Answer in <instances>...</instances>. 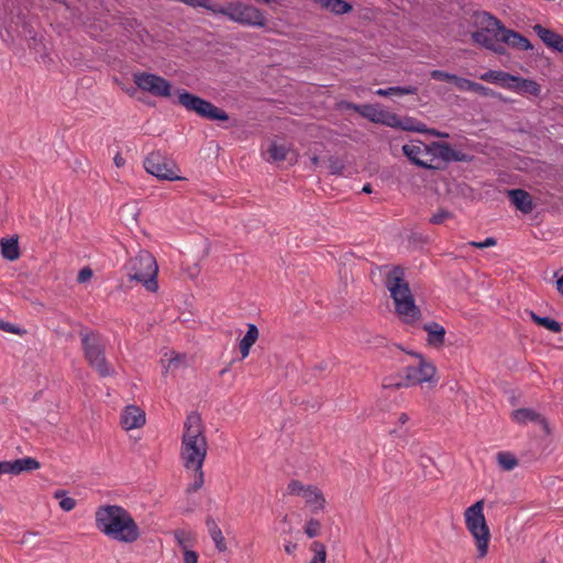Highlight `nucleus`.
<instances>
[{
    "label": "nucleus",
    "mask_w": 563,
    "mask_h": 563,
    "mask_svg": "<svg viewBox=\"0 0 563 563\" xmlns=\"http://www.w3.org/2000/svg\"><path fill=\"white\" fill-rule=\"evenodd\" d=\"M476 23L481 25V29L473 32V41L497 54H504L505 47L501 44L504 25L500 21L487 12H482L476 14Z\"/></svg>",
    "instance_id": "6"
},
{
    "label": "nucleus",
    "mask_w": 563,
    "mask_h": 563,
    "mask_svg": "<svg viewBox=\"0 0 563 563\" xmlns=\"http://www.w3.org/2000/svg\"><path fill=\"white\" fill-rule=\"evenodd\" d=\"M454 218V214L452 212H450L449 210L446 209H439L437 211V213H434L429 222L432 223V224H442L444 223L446 220H451Z\"/></svg>",
    "instance_id": "38"
},
{
    "label": "nucleus",
    "mask_w": 563,
    "mask_h": 563,
    "mask_svg": "<svg viewBox=\"0 0 563 563\" xmlns=\"http://www.w3.org/2000/svg\"><path fill=\"white\" fill-rule=\"evenodd\" d=\"M497 461H498L499 466L505 471H511L518 464V461L516 460V457L514 455H511L510 453H505V452L498 453Z\"/></svg>",
    "instance_id": "36"
},
{
    "label": "nucleus",
    "mask_w": 563,
    "mask_h": 563,
    "mask_svg": "<svg viewBox=\"0 0 563 563\" xmlns=\"http://www.w3.org/2000/svg\"><path fill=\"white\" fill-rule=\"evenodd\" d=\"M181 2L192 7V8H205L212 13H214V9L218 8L219 4L213 3L211 0H180Z\"/></svg>",
    "instance_id": "39"
},
{
    "label": "nucleus",
    "mask_w": 563,
    "mask_h": 563,
    "mask_svg": "<svg viewBox=\"0 0 563 563\" xmlns=\"http://www.w3.org/2000/svg\"><path fill=\"white\" fill-rule=\"evenodd\" d=\"M398 126L401 128L402 130H405V126H415V120L410 118L405 119V121L400 120ZM395 128H397V125Z\"/></svg>",
    "instance_id": "53"
},
{
    "label": "nucleus",
    "mask_w": 563,
    "mask_h": 563,
    "mask_svg": "<svg viewBox=\"0 0 563 563\" xmlns=\"http://www.w3.org/2000/svg\"><path fill=\"white\" fill-rule=\"evenodd\" d=\"M452 82L461 91H471L473 81L463 77L454 75Z\"/></svg>",
    "instance_id": "41"
},
{
    "label": "nucleus",
    "mask_w": 563,
    "mask_h": 563,
    "mask_svg": "<svg viewBox=\"0 0 563 563\" xmlns=\"http://www.w3.org/2000/svg\"><path fill=\"white\" fill-rule=\"evenodd\" d=\"M556 289L563 296V276L558 279Z\"/></svg>",
    "instance_id": "57"
},
{
    "label": "nucleus",
    "mask_w": 563,
    "mask_h": 563,
    "mask_svg": "<svg viewBox=\"0 0 563 563\" xmlns=\"http://www.w3.org/2000/svg\"><path fill=\"white\" fill-rule=\"evenodd\" d=\"M9 474L8 461H0V475Z\"/></svg>",
    "instance_id": "55"
},
{
    "label": "nucleus",
    "mask_w": 563,
    "mask_h": 563,
    "mask_svg": "<svg viewBox=\"0 0 563 563\" xmlns=\"http://www.w3.org/2000/svg\"><path fill=\"white\" fill-rule=\"evenodd\" d=\"M319 532H320V522L316 519H310L305 527V533L309 538H314L319 534Z\"/></svg>",
    "instance_id": "43"
},
{
    "label": "nucleus",
    "mask_w": 563,
    "mask_h": 563,
    "mask_svg": "<svg viewBox=\"0 0 563 563\" xmlns=\"http://www.w3.org/2000/svg\"><path fill=\"white\" fill-rule=\"evenodd\" d=\"M427 145L423 143L420 144H405L402 146L404 154L408 157L410 162H412L415 165L419 167H423L427 169H433L435 168L433 165L427 163L426 161L421 159V156L424 154H430L428 152Z\"/></svg>",
    "instance_id": "18"
},
{
    "label": "nucleus",
    "mask_w": 563,
    "mask_h": 563,
    "mask_svg": "<svg viewBox=\"0 0 563 563\" xmlns=\"http://www.w3.org/2000/svg\"><path fill=\"white\" fill-rule=\"evenodd\" d=\"M508 198L511 203L522 213H531L534 209V203L531 195L523 189L508 190Z\"/></svg>",
    "instance_id": "19"
},
{
    "label": "nucleus",
    "mask_w": 563,
    "mask_h": 563,
    "mask_svg": "<svg viewBox=\"0 0 563 563\" xmlns=\"http://www.w3.org/2000/svg\"><path fill=\"white\" fill-rule=\"evenodd\" d=\"M260 335L258 329L255 324L250 323L247 324V331L243 339L240 341V353L242 358H245L249 356L251 347L255 344Z\"/></svg>",
    "instance_id": "26"
},
{
    "label": "nucleus",
    "mask_w": 563,
    "mask_h": 563,
    "mask_svg": "<svg viewBox=\"0 0 563 563\" xmlns=\"http://www.w3.org/2000/svg\"><path fill=\"white\" fill-rule=\"evenodd\" d=\"M95 521L101 533L121 543H133L141 536L131 514L118 505L99 506L95 512Z\"/></svg>",
    "instance_id": "1"
},
{
    "label": "nucleus",
    "mask_w": 563,
    "mask_h": 563,
    "mask_svg": "<svg viewBox=\"0 0 563 563\" xmlns=\"http://www.w3.org/2000/svg\"><path fill=\"white\" fill-rule=\"evenodd\" d=\"M9 474L19 475L23 472H32L41 467L40 462L31 456L8 461Z\"/></svg>",
    "instance_id": "24"
},
{
    "label": "nucleus",
    "mask_w": 563,
    "mask_h": 563,
    "mask_svg": "<svg viewBox=\"0 0 563 563\" xmlns=\"http://www.w3.org/2000/svg\"><path fill=\"white\" fill-rule=\"evenodd\" d=\"M363 115L372 122L382 123L387 126H396L400 123V119L397 114L388 112L378 106H366Z\"/></svg>",
    "instance_id": "14"
},
{
    "label": "nucleus",
    "mask_w": 563,
    "mask_h": 563,
    "mask_svg": "<svg viewBox=\"0 0 563 563\" xmlns=\"http://www.w3.org/2000/svg\"><path fill=\"white\" fill-rule=\"evenodd\" d=\"M178 103L183 106L187 111L195 112L200 118L210 121H228V113L216 107L208 100H205L196 95H192L186 90L178 91Z\"/></svg>",
    "instance_id": "9"
},
{
    "label": "nucleus",
    "mask_w": 563,
    "mask_h": 563,
    "mask_svg": "<svg viewBox=\"0 0 563 563\" xmlns=\"http://www.w3.org/2000/svg\"><path fill=\"white\" fill-rule=\"evenodd\" d=\"M507 89L523 96L539 97L541 93V86L537 81L519 76H512Z\"/></svg>",
    "instance_id": "16"
},
{
    "label": "nucleus",
    "mask_w": 563,
    "mask_h": 563,
    "mask_svg": "<svg viewBox=\"0 0 563 563\" xmlns=\"http://www.w3.org/2000/svg\"><path fill=\"white\" fill-rule=\"evenodd\" d=\"M422 329L427 332V342L433 347H441L444 344L445 329L438 322L423 324Z\"/></svg>",
    "instance_id": "22"
},
{
    "label": "nucleus",
    "mask_w": 563,
    "mask_h": 563,
    "mask_svg": "<svg viewBox=\"0 0 563 563\" xmlns=\"http://www.w3.org/2000/svg\"><path fill=\"white\" fill-rule=\"evenodd\" d=\"M307 486H305L301 482L292 479L289 482L287 486V492L289 495H302L305 494V489Z\"/></svg>",
    "instance_id": "42"
},
{
    "label": "nucleus",
    "mask_w": 563,
    "mask_h": 563,
    "mask_svg": "<svg viewBox=\"0 0 563 563\" xmlns=\"http://www.w3.org/2000/svg\"><path fill=\"white\" fill-rule=\"evenodd\" d=\"M430 76H431L432 79L440 80V81H452L453 77H454L453 74H449V73L443 71V70H432L430 73Z\"/></svg>",
    "instance_id": "46"
},
{
    "label": "nucleus",
    "mask_w": 563,
    "mask_h": 563,
    "mask_svg": "<svg viewBox=\"0 0 563 563\" xmlns=\"http://www.w3.org/2000/svg\"><path fill=\"white\" fill-rule=\"evenodd\" d=\"M92 276V271L91 268L89 267H84L79 271L78 273V276H77V280L78 283H85L87 282L88 279H90Z\"/></svg>",
    "instance_id": "48"
},
{
    "label": "nucleus",
    "mask_w": 563,
    "mask_h": 563,
    "mask_svg": "<svg viewBox=\"0 0 563 563\" xmlns=\"http://www.w3.org/2000/svg\"><path fill=\"white\" fill-rule=\"evenodd\" d=\"M54 498L59 500V507L64 511H71L76 507V500L71 497L66 496L64 489H58L54 493Z\"/></svg>",
    "instance_id": "33"
},
{
    "label": "nucleus",
    "mask_w": 563,
    "mask_h": 563,
    "mask_svg": "<svg viewBox=\"0 0 563 563\" xmlns=\"http://www.w3.org/2000/svg\"><path fill=\"white\" fill-rule=\"evenodd\" d=\"M134 84L143 91L155 97H169L172 95V85L165 78L150 73L134 74Z\"/></svg>",
    "instance_id": "12"
},
{
    "label": "nucleus",
    "mask_w": 563,
    "mask_h": 563,
    "mask_svg": "<svg viewBox=\"0 0 563 563\" xmlns=\"http://www.w3.org/2000/svg\"><path fill=\"white\" fill-rule=\"evenodd\" d=\"M291 153V146L288 144H279L277 142L269 143L265 154V159L269 163H280L288 159Z\"/></svg>",
    "instance_id": "23"
},
{
    "label": "nucleus",
    "mask_w": 563,
    "mask_h": 563,
    "mask_svg": "<svg viewBox=\"0 0 563 563\" xmlns=\"http://www.w3.org/2000/svg\"><path fill=\"white\" fill-rule=\"evenodd\" d=\"M496 244H497L496 239L489 236V238L485 239L482 242L471 241L466 245H470V246H473V247H477V249H485V247L495 246Z\"/></svg>",
    "instance_id": "45"
},
{
    "label": "nucleus",
    "mask_w": 563,
    "mask_h": 563,
    "mask_svg": "<svg viewBox=\"0 0 563 563\" xmlns=\"http://www.w3.org/2000/svg\"><path fill=\"white\" fill-rule=\"evenodd\" d=\"M302 497L306 503L313 506L314 509H323L325 499L318 487L308 485Z\"/></svg>",
    "instance_id": "28"
},
{
    "label": "nucleus",
    "mask_w": 563,
    "mask_h": 563,
    "mask_svg": "<svg viewBox=\"0 0 563 563\" xmlns=\"http://www.w3.org/2000/svg\"><path fill=\"white\" fill-rule=\"evenodd\" d=\"M177 543L185 550L195 541V534L191 531L185 529H177L174 532Z\"/></svg>",
    "instance_id": "34"
},
{
    "label": "nucleus",
    "mask_w": 563,
    "mask_h": 563,
    "mask_svg": "<svg viewBox=\"0 0 563 563\" xmlns=\"http://www.w3.org/2000/svg\"><path fill=\"white\" fill-rule=\"evenodd\" d=\"M385 268H387V265L382 266V267H380V271H383V269H385Z\"/></svg>",
    "instance_id": "63"
},
{
    "label": "nucleus",
    "mask_w": 563,
    "mask_h": 563,
    "mask_svg": "<svg viewBox=\"0 0 563 563\" xmlns=\"http://www.w3.org/2000/svg\"><path fill=\"white\" fill-rule=\"evenodd\" d=\"M501 44H507L521 51L532 49V45L527 37L516 31L506 29L505 26L504 31H501Z\"/></svg>",
    "instance_id": "21"
},
{
    "label": "nucleus",
    "mask_w": 563,
    "mask_h": 563,
    "mask_svg": "<svg viewBox=\"0 0 563 563\" xmlns=\"http://www.w3.org/2000/svg\"><path fill=\"white\" fill-rule=\"evenodd\" d=\"M198 562V554L197 552L185 549L184 550V563H197Z\"/></svg>",
    "instance_id": "49"
},
{
    "label": "nucleus",
    "mask_w": 563,
    "mask_h": 563,
    "mask_svg": "<svg viewBox=\"0 0 563 563\" xmlns=\"http://www.w3.org/2000/svg\"><path fill=\"white\" fill-rule=\"evenodd\" d=\"M0 330L8 332V333L19 334V335H22L26 332L25 330L21 329L16 324L3 321L1 319H0Z\"/></svg>",
    "instance_id": "44"
},
{
    "label": "nucleus",
    "mask_w": 563,
    "mask_h": 563,
    "mask_svg": "<svg viewBox=\"0 0 563 563\" xmlns=\"http://www.w3.org/2000/svg\"><path fill=\"white\" fill-rule=\"evenodd\" d=\"M285 551L287 554H294L295 551L298 549V544L295 543V542H290V541H287L285 540Z\"/></svg>",
    "instance_id": "52"
},
{
    "label": "nucleus",
    "mask_w": 563,
    "mask_h": 563,
    "mask_svg": "<svg viewBox=\"0 0 563 563\" xmlns=\"http://www.w3.org/2000/svg\"><path fill=\"white\" fill-rule=\"evenodd\" d=\"M363 192L371 194L372 192V186L369 184L364 185Z\"/></svg>",
    "instance_id": "60"
},
{
    "label": "nucleus",
    "mask_w": 563,
    "mask_h": 563,
    "mask_svg": "<svg viewBox=\"0 0 563 563\" xmlns=\"http://www.w3.org/2000/svg\"><path fill=\"white\" fill-rule=\"evenodd\" d=\"M540 563H544V562L542 561V562H540Z\"/></svg>",
    "instance_id": "64"
},
{
    "label": "nucleus",
    "mask_w": 563,
    "mask_h": 563,
    "mask_svg": "<svg viewBox=\"0 0 563 563\" xmlns=\"http://www.w3.org/2000/svg\"><path fill=\"white\" fill-rule=\"evenodd\" d=\"M190 470L195 472V479L189 485L187 490L189 493H195V492H197L198 489H200L203 486L205 475H203L202 467H200V468H190Z\"/></svg>",
    "instance_id": "37"
},
{
    "label": "nucleus",
    "mask_w": 563,
    "mask_h": 563,
    "mask_svg": "<svg viewBox=\"0 0 563 563\" xmlns=\"http://www.w3.org/2000/svg\"><path fill=\"white\" fill-rule=\"evenodd\" d=\"M418 360L417 365L407 366L405 368V378L408 386L422 383L437 384L434 378L437 368L433 363L428 362L421 354L412 353Z\"/></svg>",
    "instance_id": "11"
},
{
    "label": "nucleus",
    "mask_w": 563,
    "mask_h": 563,
    "mask_svg": "<svg viewBox=\"0 0 563 563\" xmlns=\"http://www.w3.org/2000/svg\"><path fill=\"white\" fill-rule=\"evenodd\" d=\"M144 168L151 175L162 180H179L176 163L159 151L150 153L144 159Z\"/></svg>",
    "instance_id": "10"
},
{
    "label": "nucleus",
    "mask_w": 563,
    "mask_h": 563,
    "mask_svg": "<svg viewBox=\"0 0 563 563\" xmlns=\"http://www.w3.org/2000/svg\"><path fill=\"white\" fill-rule=\"evenodd\" d=\"M311 161H312L313 164H318L319 158L317 156H313Z\"/></svg>",
    "instance_id": "62"
},
{
    "label": "nucleus",
    "mask_w": 563,
    "mask_h": 563,
    "mask_svg": "<svg viewBox=\"0 0 563 563\" xmlns=\"http://www.w3.org/2000/svg\"><path fill=\"white\" fill-rule=\"evenodd\" d=\"M214 13L225 15L229 20L244 26L264 27L266 25V18L258 8L242 2L218 5Z\"/></svg>",
    "instance_id": "7"
},
{
    "label": "nucleus",
    "mask_w": 563,
    "mask_h": 563,
    "mask_svg": "<svg viewBox=\"0 0 563 563\" xmlns=\"http://www.w3.org/2000/svg\"><path fill=\"white\" fill-rule=\"evenodd\" d=\"M427 129L428 128L426 126L424 123L417 122V121H415V126H405L406 131H415V132H420V133H426Z\"/></svg>",
    "instance_id": "51"
},
{
    "label": "nucleus",
    "mask_w": 563,
    "mask_h": 563,
    "mask_svg": "<svg viewBox=\"0 0 563 563\" xmlns=\"http://www.w3.org/2000/svg\"><path fill=\"white\" fill-rule=\"evenodd\" d=\"M180 362H181L180 356L176 355L175 357L169 360L168 367H172V366L177 367Z\"/></svg>",
    "instance_id": "56"
},
{
    "label": "nucleus",
    "mask_w": 563,
    "mask_h": 563,
    "mask_svg": "<svg viewBox=\"0 0 563 563\" xmlns=\"http://www.w3.org/2000/svg\"><path fill=\"white\" fill-rule=\"evenodd\" d=\"M113 161H114V165L119 168L125 164V159L123 158V156L120 153H117Z\"/></svg>",
    "instance_id": "54"
},
{
    "label": "nucleus",
    "mask_w": 563,
    "mask_h": 563,
    "mask_svg": "<svg viewBox=\"0 0 563 563\" xmlns=\"http://www.w3.org/2000/svg\"><path fill=\"white\" fill-rule=\"evenodd\" d=\"M512 76L514 75L508 74L506 71H501V70H488V71L484 73L483 75H481L479 78L482 80L488 81V82H498L504 88L507 89V85H510Z\"/></svg>",
    "instance_id": "29"
},
{
    "label": "nucleus",
    "mask_w": 563,
    "mask_h": 563,
    "mask_svg": "<svg viewBox=\"0 0 563 563\" xmlns=\"http://www.w3.org/2000/svg\"><path fill=\"white\" fill-rule=\"evenodd\" d=\"M484 500H477L464 511L466 529L475 540L477 556L484 558L488 552L490 532L484 515Z\"/></svg>",
    "instance_id": "5"
},
{
    "label": "nucleus",
    "mask_w": 563,
    "mask_h": 563,
    "mask_svg": "<svg viewBox=\"0 0 563 563\" xmlns=\"http://www.w3.org/2000/svg\"><path fill=\"white\" fill-rule=\"evenodd\" d=\"M511 418L518 424H526L528 422L539 423L543 427L544 431L549 433V426L547 420L533 409L520 408L514 410L511 413Z\"/></svg>",
    "instance_id": "20"
},
{
    "label": "nucleus",
    "mask_w": 563,
    "mask_h": 563,
    "mask_svg": "<svg viewBox=\"0 0 563 563\" xmlns=\"http://www.w3.org/2000/svg\"><path fill=\"white\" fill-rule=\"evenodd\" d=\"M428 152L444 162H468L467 154L455 151L449 143L433 142L429 145Z\"/></svg>",
    "instance_id": "13"
},
{
    "label": "nucleus",
    "mask_w": 563,
    "mask_h": 563,
    "mask_svg": "<svg viewBox=\"0 0 563 563\" xmlns=\"http://www.w3.org/2000/svg\"><path fill=\"white\" fill-rule=\"evenodd\" d=\"M534 33L539 38L549 47L556 52L563 53V36L559 33L542 26L541 24L533 25Z\"/></svg>",
    "instance_id": "17"
},
{
    "label": "nucleus",
    "mask_w": 563,
    "mask_h": 563,
    "mask_svg": "<svg viewBox=\"0 0 563 563\" xmlns=\"http://www.w3.org/2000/svg\"><path fill=\"white\" fill-rule=\"evenodd\" d=\"M427 134L429 135H432V136H439L440 135V131L435 130V129H427Z\"/></svg>",
    "instance_id": "59"
},
{
    "label": "nucleus",
    "mask_w": 563,
    "mask_h": 563,
    "mask_svg": "<svg viewBox=\"0 0 563 563\" xmlns=\"http://www.w3.org/2000/svg\"><path fill=\"white\" fill-rule=\"evenodd\" d=\"M530 317L536 324L550 330L551 332L559 333L562 331L561 323L554 319H551L549 317H540L533 311H530Z\"/></svg>",
    "instance_id": "32"
},
{
    "label": "nucleus",
    "mask_w": 563,
    "mask_h": 563,
    "mask_svg": "<svg viewBox=\"0 0 563 563\" xmlns=\"http://www.w3.org/2000/svg\"><path fill=\"white\" fill-rule=\"evenodd\" d=\"M328 168L333 175H342L345 168V165L342 159L338 157H330Z\"/></svg>",
    "instance_id": "40"
},
{
    "label": "nucleus",
    "mask_w": 563,
    "mask_h": 563,
    "mask_svg": "<svg viewBox=\"0 0 563 563\" xmlns=\"http://www.w3.org/2000/svg\"><path fill=\"white\" fill-rule=\"evenodd\" d=\"M438 137H449L448 133L440 132V135Z\"/></svg>",
    "instance_id": "61"
},
{
    "label": "nucleus",
    "mask_w": 563,
    "mask_h": 563,
    "mask_svg": "<svg viewBox=\"0 0 563 563\" xmlns=\"http://www.w3.org/2000/svg\"><path fill=\"white\" fill-rule=\"evenodd\" d=\"M471 91L477 92L483 96H489L490 89L481 84L473 81Z\"/></svg>",
    "instance_id": "50"
},
{
    "label": "nucleus",
    "mask_w": 563,
    "mask_h": 563,
    "mask_svg": "<svg viewBox=\"0 0 563 563\" xmlns=\"http://www.w3.org/2000/svg\"><path fill=\"white\" fill-rule=\"evenodd\" d=\"M418 92V88L416 86H406V87H389V88H380L375 91L377 96L380 97H389V96H405V95H416Z\"/></svg>",
    "instance_id": "31"
},
{
    "label": "nucleus",
    "mask_w": 563,
    "mask_h": 563,
    "mask_svg": "<svg viewBox=\"0 0 563 563\" xmlns=\"http://www.w3.org/2000/svg\"><path fill=\"white\" fill-rule=\"evenodd\" d=\"M206 526L208 528V532H209L212 541L216 544V548L220 552L225 551L227 550L225 539H224V537L222 534V531H221L220 527L216 522V520L213 518H211V517H207Z\"/></svg>",
    "instance_id": "27"
},
{
    "label": "nucleus",
    "mask_w": 563,
    "mask_h": 563,
    "mask_svg": "<svg viewBox=\"0 0 563 563\" xmlns=\"http://www.w3.org/2000/svg\"><path fill=\"white\" fill-rule=\"evenodd\" d=\"M80 339L85 357L101 377L112 376L114 369L104 356V346L100 336L95 332H80Z\"/></svg>",
    "instance_id": "8"
},
{
    "label": "nucleus",
    "mask_w": 563,
    "mask_h": 563,
    "mask_svg": "<svg viewBox=\"0 0 563 563\" xmlns=\"http://www.w3.org/2000/svg\"><path fill=\"white\" fill-rule=\"evenodd\" d=\"M310 550L313 552V558L309 563H325L327 550L321 542L313 541L310 545Z\"/></svg>",
    "instance_id": "35"
},
{
    "label": "nucleus",
    "mask_w": 563,
    "mask_h": 563,
    "mask_svg": "<svg viewBox=\"0 0 563 563\" xmlns=\"http://www.w3.org/2000/svg\"><path fill=\"white\" fill-rule=\"evenodd\" d=\"M0 247L2 257L8 261H16L21 255L18 235L1 239Z\"/></svg>",
    "instance_id": "25"
},
{
    "label": "nucleus",
    "mask_w": 563,
    "mask_h": 563,
    "mask_svg": "<svg viewBox=\"0 0 563 563\" xmlns=\"http://www.w3.org/2000/svg\"><path fill=\"white\" fill-rule=\"evenodd\" d=\"M316 2L335 14L347 13L352 10V5L344 0H316Z\"/></svg>",
    "instance_id": "30"
},
{
    "label": "nucleus",
    "mask_w": 563,
    "mask_h": 563,
    "mask_svg": "<svg viewBox=\"0 0 563 563\" xmlns=\"http://www.w3.org/2000/svg\"><path fill=\"white\" fill-rule=\"evenodd\" d=\"M384 284L395 303V311L402 322L412 324L421 318V311L415 302L409 284L405 279V269L397 265L385 275Z\"/></svg>",
    "instance_id": "3"
},
{
    "label": "nucleus",
    "mask_w": 563,
    "mask_h": 563,
    "mask_svg": "<svg viewBox=\"0 0 563 563\" xmlns=\"http://www.w3.org/2000/svg\"><path fill=\"white\" fill-rule=\"evenodd\" d=\"M145 421V412L137 406L129 405L121 413V426L124 430L141 428Z\"/></svg>",
    "instance_id": "15"
},
{
    "label": "nucleus",
    "mask_w": 563,
    "mask_h": 563,
    "mask_svg": "<svg viewBox=\"0 0 563 563\" xmlns=\"http://www.w3.org/2000/svg\"><path fill=\"white\" fill-rule=\"evenodd\" d=\"M408 420H409V417L405 412L400 413L399 417H398V421L401 424H405Z\"/></svg>",
    "instance_id": "58"
},
{
    "label": "nucleus",
    "mask_w": 563,
    "mask_h": 563,
    "mask_svg": "<svg viewBox=\"0 0 563 563\" xmlns=\"http://www.w3.org/2000/svg\"><path fill=\"white\" fill-rule=\"evenodd\" d=\"M208 451L205 427L197 412H190L184 423L180 459L185 468L203 466Z\"/></svg>",
    "instance_id": "2"
},
{
    "label": "nucleus",
    "mask_w": 563,
    "mask_h": 563,
    "mask_svg": "<svg viewBox=\"0 0 563 563\" xmlns=\"http://www.w3.org/2000/svg\"><path fill=\"white\" fill-rule=\"evenodd\" d=\"M128 277L131 280L143 284L148 291L158 289V266L155 257L147 251H140L125 265Z\"/></svg>",
    "instance_id": "4"
},
{
    "label": "nucleus",
    "mask_w": 563,
    "mask_h": 563,
    "mask_svg": "<svg viewBox=\"0 0 563 563\" xmlns=\"http://www.w3.org/2000/svg\"><path fill=\"white\" fill-rule=\"evenodd\" d=\"M384 388H401V387H408L407 382L397 380L395 382L391 377H386L383 382Z\"/></svg>",
    "instance_id": "47"
}]
</instances>
